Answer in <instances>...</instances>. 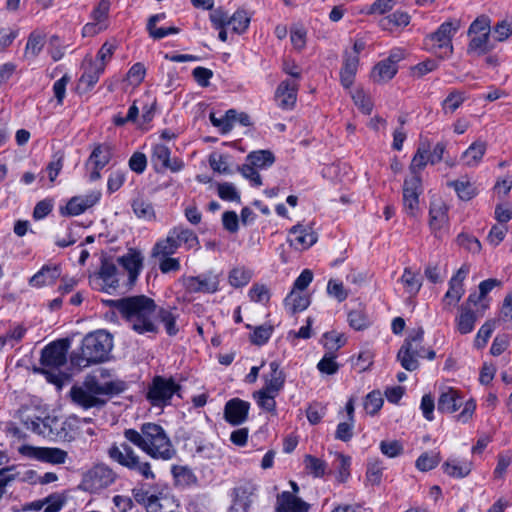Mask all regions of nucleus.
I'll return each instance as SVG.
<instances>
[{"label": "nucleus", "instance_id": "1", "mask_svg": "<svg viewBox=\"0 0 512 512\" xmlns=\"http://www.w3.org/2000/svg\"><path fill=\"white\" fill-rule=\"evenodd\" d=\"M124 437L153 459L171 460L176 450L162 426L156 423H144L140 430L126 429Z\"/></svg>", "mask_w": 512, "mask_h": 512}, {"label": "nucleus", "instance_id": "2", "mask_svg": "<svg viewBox=\"0 0 512 512\" xmlns=\"http://www.w3.org/2000/svg\"><path fill=\"white\" fill-rule=\"evenodd\" d=\"M115 307L135 332L144 334L157 331L154 323L157 306L153 299L145 295L126 297L117 300Z\"/></svg>", "mask_w": 512, "mask_h": 512}, {"label": "nucleus", "instance_id": "3", "mask_svg": "<svg viewBox=\"0 0 512 512\" xmlns=\"http://www.w3.org/2000/svg\"><path fill=\"white\" fill-rule=\"evenodd\" d=\"M120 391L117 383L112 381L100 382L95 376H88L81 385L70 389V397L74 404L88 410L102 408L107 403V397Z\"/></svg>", "mask_w": 512, "mask_h": 512}, {"label": "nucleus", "instance_id": "4", "mask_svg": "<svg viewBox=\"0 0 512 512\" xmlns=\"http://www.w3.org/2000/svg\"><path fill=\"white\" fill-rule=\"evenodd\" d=\"M113 347L110 334L104 330H98L87 334L81 345L80 354L74 353L71 362L78 367H88L105 361Z\"/></svg>", "mask_w": 512, "mask_h": 512}, {"label": "nucleus", "instance_id": "5", "mask_svg": "<svg viewBox=\"0 0 512 512\" xmlns=\"http://www.w3.org/2000/svg\"><path fill=\"white\" fill-rule=\"evenodd\" d=\"M108 455L112 460L138 473L144 479H155V474L152 471L150 463L144 461L128 444L122 443L120 446L112 445L108 450Z\"/></svg>", "mask_w": 512, "mask_h": 512}, {"label": "nucleus", "instance_id": "6", "mask_svg": "<svg viewBox=\"0 0 512 512\" xmlns=\"http://www.w3.org/2000/svg\"><path fill=\"white\" fill-rule=\"evenodd\" d=\"M458 30V25L453 22L442 23L437 31L426 38L429 50L439 58L445 59L453 52L452 38Z\"/></svg>", "mask_w": 512, "mask_h": 512}, {"label": "nucleus", "instance_id": "7", "mask_svg": "<svg viewBox=\"0 0 512 512\" xmlns=\"http://www.w3.org/2000/svg\"><path fill=\"white\" fill-rule=\"evenodd\" d=\"M424 331L418 328L405 340L400 348L397 358L401 366L408 370L414 371L418 368L417 357H423L424 349L420 346L423 340Z\"/></svg>", "mask_w": 512, "mask_h": 512}, {"label": "nucleus", "instance_id": "8", "mask_svg": "<svg viewBox=\"0 0 512 512\" xmlns=\"http://www.w3.org/2000/svg\"><path fill=\"white\" fill-rule=\"evenodd\" d=\"M116 477V473L110 467L98 464L83 475L81 487L90 493H98L112 485Z\"/></svg>", "mask_w": 512, "mask_h": 512}, {"label": "nucleus", "instance_id": "9", "mask_svg": "<svg viewBox=\"0 0 512 512\" xmlns=\"http://www.w3.org/2000/svg\"><path fill=\"white\" fill-rule=\"evenodd\" d=\"M179 388L172 378L156 376L149 385L147 399L153 406H165Z\"/></svg>", "mask_w": 512, "mask_h": 512}, {"label": "nucleus", "instance_id": "10", "mask_svg": "<svg viewBox=\"0 0 512 512\" xmlns=\"http://www.w3.org/2000/svg\"><path fill=\"white\" fill-rule=\"evenodd\" d=\"M422 193L421 179L407 177L403 184V210L406 215L416 218L420 212L419 196Z\"/></svg>", "mask_w": 512, "mask_h": 512}, {"label": "nucleus", "instance_id": "11", "mask_svg": "<svg viewBox=\"0 0 512 512\" xmlns=\"http://www.w3.org/2000/svg\"><path fill=\"white\" fill-rule=\"evenodd\" d=\"M19 452L28 458L40 460L51 464H63L68 458L65 450L56 447H34L23 445Z\"/></svg>", "mask_w": 512, "mask_h": 512}, {"label": "nucleus", "instance_id": "12", "mask_svg": "<svg viewBox=\"0 0 512 512\" xmlns=\"http://www.w3.org/2000/svg\"><path fill=\"white\" fill-rule=\"evenodd\" d=\"M69 343L67 340H57L47 345L41 353V364L49 369H58L67 361Z\"/></svg>", "mask_w": 512, "mask_h": 512}, {"label": "nucleus", "instance_id": "13", "mask_svg": "<svg viewBox=\"0 0 512 512\" xmlns=\"http://www.w3.org/2000/svg\"><path fill=\"white\" fill-rule=\"evenodd\" d=\"M182 282L190 293H215L219 289V277L212 272L184 277Z\"/></svg>", "mask_w": 512, "mask_h": 512}, {"label": "nucleus", "instance_id": "14", "mask_svg": "<svg viewBox=\"0 0 512 512\" xmlns=\"http://www.w3.org/2000/svg\"><path fill=\"white\" fill-rule=\"evenodd\" d=\"M287 241L295 250L302 251L317 242V234L310 225L296 224L290 228Z\"/></svg>", "mask_w": 512, "mask_h": 512}, {"label": "nucleus", "instance_id": "15", "mask_svg": "<svg viewBox=\"0 0 512 512\" xmlns=\"http://www.w3.org/2000/svg\"><path fill=\"white\" fill-rule=\"evenodd\" d=\"M469 273V268L462 266L449 281V289L445 293L442 303L445 310H451L463 296L465 290L463 281Z\"/></svg>", "mask_w": 512, "mask_h": 512}, {"label": "nucleus", "instance_id": "16", "mask_svg": "<svg viewBox=\"0 0 512 512\" xmlns=\"http://www.w3.org/2000/svg\"><path fill=\"white\" fill-rule=\"evenodd\" d=\"M429 226L432 234L442 239L448 232L447 208L442 203H432L429 211Z\"/></svg>", "mask_w": 512, "mask_h": 512}, {"label": "nucleus", "instance_id": "17", "mask_svg": "<svg viewBox=\"0 0 512 512\" xmlns=\"http://www.w3.org/2000/svg\"><path fill=\"white\" fill-rule=\"evenodd\" d=\"M100 198V191H91L86 195L72 197L66 205V212L71 216L80 215L94 206Z\"/></svg>", "mask_w": 512, "mask_h": 512}, {"label": "nucleus", "instance_id": "18", "mask_svg": "<svg viewBox=\"0 0 512 512\" xmlns=\"http://www.w3.org/2000/svg\"><path fill=\"white\" fill-rule=\"evenodd\" d=\"M297 99V84L293 81H283L275 92L277 105L285 110L292 109Z\"/></svg>", "mask_w": 512, "mask_h": 512}, {"label": "nucleus", "instance_id": "19", "mask_svg": "<svg viewBox=\"0 0 512 512\" xmlns=\"http://www.w3.org/2000/svg\"><path fill=\"white\" fill-rule=\"evenodd\" d=\"M249 403L235 398L228 401L225 405V419L232 425L243 423L248 415Z\"/></svg>", "mask_w": 512, "mask_h": 512}, {"label": "nucleus", "instance_id": "20", "mask_svg": "<svg viewBox=\"0 0 512 512\" xmlns=\"http://www.w3.org/2000/svg\"><path fill=\"white\" fill-rule=\"evenodd\" d=\"M462 405V397L456 389L445 387L441 389L437 409L441 413L451 414Z\"/></svg>", "mask_w": 512, "mask_h": 512}, {"label": "nucleus", "instance_id": "21", "mask_svg": "<svg viewBox=\"0 0 512 512\" xmlns=\"http://www.w3.org/2000/svg\"><path fill=\"white\" fill-rule=\"evenodd\" d=\"M269 367L270 373L263 376L265 384L262 390L272 394H279L284 387L285 374L280 370V365L277 361L270 362Z\"/></svg>", "mask_w": 512, "mask_h": 512}, {"label": "nucleus", "instance_id": "22", "mask_svg": "<svg viewBox=\"0 0 512 512\" xmlns=\"http://www.w3.org/2000/svg\"><path fill=\"white\" fill-rule=\"evenodd\" d=\"M170 149L163 144H156L153 147L151 161L156 168H169L172 171H179L183 164L178 160L171 162L170 160Z\"/></svg>", "mask_w": 512, "mask_h": 512}, {"label": "nucleus", "instance_id": "23", "mask_svg": "<svg viewBox=\"0 0 512 512\" xmlns=\"http://www.w3.org/2000/svg\"><path fill=\"white\" fill-rule=\"evenodd\" d=\"M308 508L306 502L288 491L277 496V512H308Z\"/></svg>", "mask_w": 512, "mask_h": 512}, {"label": "nucleus", "instance_id": "24", "mask_svg": "<svg viewBox=\"0 0 512 512\" xmlns=\"http://www.w3.org/2000/svg\"><path fill=\"white\" fill-rule=\"evenodd\" d=\"M118 263L128 272L129 281L133 283L141 269L143 257L139 251L129 250V252L118 258Z\"/></svg>", "mask_w": 512, "mask_h": 512}, {"label": "nucleus", "instance_id": "25", "mask_svg": "<svg viewBox=\"0 0 512 512\" xmlns=\"http://www.w3.org/2000/svg\"><path fill=\"white\" fill-rule=\"evenodd\" d=\"M61 275L58 265H44L29 281L31 286L43 287L52 285Z\"/></svg>", "mask_w": 512, "mask_h": 512}, {"label": "nucleus", "instance_id": "26", "mask_svg": "<svg viewBox=\"0 0 512 512\" xmlns=\"http://www.w3.org/2000/svg\"><path fill=\"white\" fill-rule=\"evenodd\" d=\"M170 233L177 243L179 248L182 244L185 245L186 249H199V239L197 235L190 229L184 227H174L170 230Z\"/></svg>", "mask_w": 512, "mask_h": 512}, {"label": "nucleus", "instance_id": "27", "mask_svg": "<svg viewBox=\"0 0 512 512\" xmlns=\"http://www.w3.org/2000/svg\"><path fill=\"white\" fill-rule=\"evenodd\" d=\"M476 314L468 305H461L459 314L456 317V328L460 334H468L472 332L476 322Z\"/></svg>", "mask_w": 512, "mask_h": 512}, {"label": "nucleus", "instance_id": "28", "mask_svg": "<svg viewBox=\"0 0 512 512\" xmlns=\"http://www.w3.org/2000/svg\"><path fill=\"white\" fill-rule=\"evenodd\" d=\"M285 308L291 313L305 310L310 305V297L306 292L292 290L284 300Z\"/></svg>", "mask_w": 512, "mask_h": 512}, {"label": "nucleus", "instance_id": "29", "mask_svg": "<svg viewBox=\"0 0 512 512\" xmlns=\"http://www.w3.org/2000/svg\"><path fill=\"white\" fill-rule=\"evenodd\" d=\"M359 57L356 55H345L343 67L340 71V80L345 88H350L358 69Z\"/></svg>", "mask_w": 512, "mask_h": 512}, {"label": "nucleus", "instance_id": "30", "mask_svg": "<svg viewBox=\"0 0 512 512\" xmlns=\"http://www.w3.org/2000/svg\"><path fill=\"white\" fill-rule=\"evenodd\" d=\"M147 512H179V505L169 495L156 496L146 504Z\"/></svg>", "mask_w": 512, "mask_h": 512}, {"label": "nucleus", "instance_id": "31", "mask_svg": "<svg viewBox=\"0 0 512 512\" xmlns=\"http://www.w3.org/2000/svg\"><path fill=\"white\" fill-rule=\"evenodd\" d=\"M428 152L429 144L421 143L409 166L411 174L410 177H417L418 179H421L420 172L426 167L427 163H430Z\"/></svg>", "mask_w": 512, "mask_h": 512}, {"label": "nucleus", "instance_id": "32", "mask_svg": "<svg viewBox=\"0 0 512 512\" xmlns=\"http://www.w3.org/2000/svg\"><path fill=\"white\" fill-rule=\"evenodd\" d=\"M487 149V145L483 141L472 143L462 154L461 160L464 165L469 167L477 166L482 160Z\"/></svg>", "mask_w": 512, "mask_h": 512}, {"label": "nucleus", "instance_id": "33", "mask_svg": "<svg viewBox=\"0 0 512 512\" xmlns=\"http://www.w3.org/2000/svg\"><path fill=\"white\" fill-rule=\"evenodd\" d=\"M178 250L177 243L172 237L170 231L166 238L159 240L153 247L151 255L155 258L169 257Z\"/></svg>", "mask_w": 512, "mask_h": 512}, {"label": "nucleus", "instance_id": "34", "mask_svg": "<svg viewBox=\"0 0 512 512\" xmlns=\"http://www.w3.org/2000/svg\"><path fill=\"white\" fill-rule=\"evenodd\" d=\"M443 468L449 476L463 478L471 472V463L466 460L450 459L444 463Z\"/></svg>", "mask_w": 512, "mask_h": 512}, {"label": "nucleus", "instance_id": "35", "mask_svg": "<svg viewBox=\"0 0 512 512\" xmlns=\"http://www.w3.org/2000/svg\"><path fill=\"white\" fill-rule=\"evenodd\" d=\"M111 155V147L107 144H100L92 151L89 164H92L95 168L103 169L109 163Z\"/></svg>", "mask_w": 512, "mask_h": 512}, {"label": "nucleus", "instance_id": "36", "mask_svg": "<svg viewBox=\"0 0 512 512\" xmlns=\"http://www.w3.org/2000/svg\"><path fill=\"white\" fill-rule=\"evenodd\" d=\"M397 66L386 59L379 62L372 71V78L376 82H387L397 73Z\"/></svg>", "mask_w": 512, "mask_h": 512}, {"label": "nucleus", "instance_id": "37", "mask_svg": "<svg viewBox=\"0 0 512 512\" xmlns=\"http://www.w3.org/2000/svg\"><path fill=\"white\" fill-rule=\"evenodd\" d=\"M132 209L134 214L140 219L152 221L156 217L152 203L142 197L133 200Z\"/></svg>", "mask_w": 512, "mask_h": 512}, {"label": "nucleus", "instance_id": "38", "mask_svg": "<svg viewBox=\"0 0 512 512\" xmlns=\"http://www.w3.org/2000/svg\"><path fill=\"white\" fill-rule=\"evenodd\" d=\"M160 321L164 324L166 332L170 335H176L178 333V327L176 326V308H160L157 312Z\"/></svg>", "mask_w": 512, "mask_h": 512}, {"label": "nucleus", "instance_id": "39", "mask_svg": "<svg viewBox=\"0 0 512 512\" xmlns=\"http://www.w3.org/2000/svg\"><path fill=\"white\" fill-rule=\"evenodd\" d=\"M247 161L251 166L257 169H265L274 163L275 158L270 151L260 150L250 153L247 156Z\"/></svg>", "mask_w": 512, "mask_h": 512}, {"label": "nucleus", "instance_id": "40", "mask_svg": "<svg viewBox=\"0 0 512 512\" xmlns=\"http://www.w3.org/2000/svg\"><path fill=\"white\" fill-rule=\"evenodd\" d=\"M401 282L404 285L406 292L410 295H416L422 286L421 276L410 268L404 269Z\"/></svg>", "mask_w": 512, "mask_h": 512}, {"label": "nucleus", "instance_id": "41", "mask_svg": "<svg viewBox=\"0 0 512 512\" xmlns=\"http://www.w3.org/2000/svg\"><path fill=\"white\" fill-rule=\"evenodd\" d=\"M104 72L103 64H95L92 60L89 61L85 72L80 78V83L86 85L87 88H92L99 80L100 75Z\"/></svg>", "mask_w": 512, "mask_h": 512}, {"label": "nucleus", "instance_id": "42", "mask_svg": "<svg viewBox=\"0 0 512 512\" xmlns=\"http://www.w3.org/2000/svg\"><path fill=\"white\" fill-rule=\"evenodd\" d=\"M409 22L410 16L406 12L396 11L381 19L380 25L385 30H392L394 27H405Z\"/></svg>", "mask_w": 512, "mask_h": 512}, {"label": "nucleus", "instance_id": "43", "mask_svg": "<svg viewBox=\"0 0 512 512\" xmlns=\"http://www.w3.org/2000/svg\"><path fill=\"white\" fill-rule=\"evenodd\" d=\"M471 40L469 44V51L476 54H485L491 49L489 44L490 33L470 34Z\"/></svg>", "mask_w": 512, "mask_h": 512}, {"label": "nucleus", "instance_id": "44", "mask_svg": "<svg viewBox=\"0 0 512 512\" xmlns=\"http://www.w3.org/2000/svg\"><path fill=\"white\" fill-rule=\"evenodd\" d=\"M465 101V95L458 90L451 91L442 102V110L445 114H453Z\"/></svg>", "mask_w": 512, "mask_h": 512}, {"label": "nucleus", "instance_id": "45", "mask_svg": "<svg viewBox=\"0 0 512 512\" xmlns=\"http://www.w3.org/2000/svg\"><path fill=\"white\" fill-rule=\"evenodd\" d=\"M44 43L45 37L43 35L38 32L31 33L25 47V57L35 58L42 50Z\"/></svg>", "mask_w": 512, "mask_h": 512}, {"label": "nucleus", "instance_id": "46", "mask_svg": "<svg viewBox=\"0 0 512 512\" xmlns=\"http://www.w3.org/2000/svg\"><path fill=\"white\" fill-rule=\"evenodd\" d=\"M352 99L354 101V104L363 114H371L374 107V103L368 93H366L362 89H357L352 94Z\"/></svg>", "mask_w": 512, "mask_h": 512}, {"label": "nucleus", "instance_id": "47", "mask_svg": "<svg viewBox=\"0 0 512 512\" xmlns=\"http://www.w3.org/2000/svg\"><path fill=\"white\" fill-rule=\"evenodd\" d=\"M278 394L268 393L265 390H259L254 392L253 397L260 408L267 412H275L276 410V401L275 397Z\"/></svg>", "mask_w": 512, "mask_h": 512}, {"label": "nucleus", "instance_id": "48", "mask_svg": "<svg viewBox=\"0 0 512 512\" xmlns=\"http://www.w3.org/2000/svg\"><path fill=\"white\" fill-rule=\"evenodd\" d=\"M250 18L245 11H236L227 21V27L231 28L235 33H243L249 25Z\"/></svg>", "mask_w": 512, "mask_h": 512}, {"label": "nucleus", "instance_id": "49", "mask_svg": "<svg viewBox=\"0 0 512 512\" xmlns=\"http://www.w3.org/2000/svg\"><path fill=\"white\" fill-rule=\"evenodd\" d=\"M252 273L245 267H236L229 273V283L233 287H242L249 283L251 280Z\"/></svg>", "mask_w": 512, "mask_h": 512}, {"label": "nucleus", "instance_id": "50", "mask_svg": "<svg viewBox=\"0 0 512 512\" xmlns=\"http://www.w3.org/2000/svg\"><path fill=\"white\" fill-rule=\"evenodd\" d=\"M235 117V110H228L221 118H217L214 113L210 114V121L213 126L218 127L223 134L230 132L233 128V118Z\"/></svg>", "mask_w": 512, "mask_h": 512}, {"label": "nucleus", "instance_id": "51", "mask_svg": "<svg viewBox=\"0 0 512 512\" xmlns=\"http://www.w3.org/2000/svg\"><path fill=\"white\" fill-rule=\"evenodd\" d=\"M452 185L455 191L457 192L458 196L462 200L468 201L478 193V190L474 183L468 180L455 181Z\"/></svg>", "mask_w": 512, "mask_h": 512}, {"label": "nucleus", "instance_id": "52", "mask_svg": "<svg viewBox=\"0 0 512 512\" xmlns=\"http://www.w3.org/2000/svg\"><path fill=\"white\" fill-rule=\"evenodd\" d=\"M441 460L439 453L426 452L421 454L416 460V467L423 472L429 471L435 468Z\"/></svg>", "mask_w": 512, "mask_h": 512}, {"label": "nucleus", "instance_id": "53", "mask_svg": "<svg viewBox=\"0 0 512 512\" xmlns=\"http://www.w3.org/2000/svg\"><path fill=\"white\" fill-rule=\"evenodd\" d=\"M304 464L305 468L315 477H322L326 473V462L317 457H314L312 455H306L304 459Z\"/></svg>", "mask_w": 512, "mask_h": 512}, {"label": "nucleus", "instance_id": "54", "mask_svg": "<svg viewBox=\"0 0 512 512\" xmlns=\"http://www.w3.org/2000/svg\"><path fill=\"white\" fill-rule=\"evenodd\" d=\"M383 397L380 391L374 390L370 392L364 401V408L370 415L376 414L383 405Z\"/></svg>", "mask_w": 512, "mask_h": 512}, {"label": "nucleus", "instance_id": "55", "mask_svg": "<svg viewBox=\"0 0 512 512\" xmlns=\"http://www.w3.org/2000/svg\"><path fill=\"white\" fill-rule=\"evenodd\" d=\"M495 327H496L495 320L486 321L477 332V335H476L475 341H474L475 346L478 348L484 347L487 344L488 339L490 338Z\"/></svg>", "mask_w": 512, "mask_h": 512}, {"label": "nucleus", "instance_id": "56", "mask_svg": "<svg viewBox=\"0 0 512 512\" xmlns=\"http://www.w3.org/2000/svg\"><path fill=\"white\" fill-rule=\"evenodd\" d=\"M273 327L271 325H260L254 328L253 333L250 336V340L253 344L261 346L264 345L271 337Z\"/></svg>", "mask_w": 512, "mask_h": 512}, {"label": "nucleus", "instance_id": "57", "mask_svg": "<svg viewBox=\"0 0 512 512\" xmlns=\"http://www.w3.org/2000/svg\"><path fill=\"white\" fill-rule=\"evenodd\" d=\"M116 273L117 268L114 263L107 260L102 262L99 275L101 279H103V281L109 284L111 287H115L118 283V280L116 279Z\"/></svg>", "mask_w": 512, "mask_h": 512}, {"label": "nucleus", "instance_id": "58", "mask_svg": "<svg viewBox=\"0 0 512 512\" xmlns=\"http://www.w3.org/2000/svg\"><path fill=\"white\" fill-rule=\"evenodd\" d=\"M327 294L335 298L338 302H343L348 297V291L339 280L331 279L327 284Z\"/></svg>", "mask_w": 512, "mask_h": 512}, {"label": "nucleus", "instance_id": "59", "mask_svg": "<svg viewBox=\"0 0 512 512\" xmlns=\"http://www.w3.org/2000/svg\"><path fill=\"white\" fill-rule=\"evenodd\" d=\"M323 337L324 347L331 353L341 348L346 342L343 334L334 331L325 333Z\"/></svg>", "mask_w": 512, "mask_h": 512}, {"label": "nucleus", "instance_id": "60", "mask_svg": "<svg viewBox=\"0 0 512 512\" xmlns=\"http://www.w3.org/2000/svg\"><path fill=\"white\" fill-rule=\"evenodd\" d=\"M172 474L177 482L190 485L196 482V477L191 469L186 466H173Z\"/></svg>", "mask_w": 512, "mask_h": 512}, {"label": "nucleus", "instance_id": "61", "mask_svg": "<svg viewBox=\"0 0 512 512\" xmlns=\"http://www.w3.org/2000/svg\"><path fill=\"white\" fill-rule=\"evenodd\" d=\"M64 505V500L59 495H51L43 501L37 503L38 509H43L44 512H58Z\"/></svg>", "mask_w": 512, "mask_h": 512}, {"label": "nucleus", "instance_id": "62", "mask_svg": "<svg viewBox=\"0 0 512 512\" xmlns=\"http://www.w3.org/2000/svg\"><path fill=\"white\" fill-rule=\"evenodd\" d=\"M74 418H69L61 423V427L56 429L53 436L58 440L70 441L74 438Z\"/></svg>", "mask_w": 512, "mask_h": 512}, {"label": "nucleus", "instance_id": "63", "mask_svg": "<svg viewBox=\"0 0 512 512\" xmlns=\"http://www.w3.org/2000/svg\"><path fill=\"white\" fill-rule=\"evenodd\" d=\"M335 358L336 356L333 353H326L317 364V368L319 369V371L328 375L335 374L339 368L337 362L335 361Z\"/></svg>", "mask_w": 512, "mask_h": 512}, {"label": "nucleus", "instance_id": "64", "mask_svg": "<svg viewBox=\"0 0 512 512\" xmlns=\"http://www.w3.org/2000/svg\"><path fill=\"white\" fill-rule=\"evenodd\" d=\"M492 34L497 41H504L512 34V21L504 19L498 22L493 30Z\"/></svg>", "mask_w": 512, "mask_h": 512}]
</instances>
